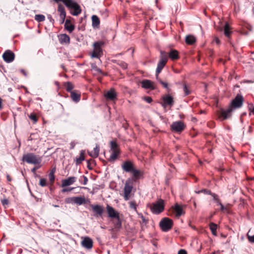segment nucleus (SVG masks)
Returning a JSON list of instances; mask_svg holds the SVG:
<instances>
[{
    "label": "nucleus",
    "mask_w": 254,
    "mask_h": 254,
    "mask_svg": "<svg viewBox=\"0 0 254 254\" xmlns=\"http://www.w3.org/2000/svg\"><path fill=\"white\" fill-rule=\"evenodd\" d=\"M144 100L147 103H150L152 101V99L151 97H145L144 98Z\"/></svg>",
    "instance_id": "nucleus-52"
},
{
    "label": "nucleus",
    "mask_w": 254,
    "mask_h": 254,
    "mask_svg": "<svg viewBox=\"0 0 254 254\" xmlns=\"http://www.w3.org/2000/svg\"><path fill=\"white\" fill-rule=\"evenodd\" d=\"M172 131L176 132H181L186 127V125L181 121L174 122L170 126Z\"/></svg>",
    "instance_id": "nucleus-8"
},
{
    "label": "nucleus",
    "mask_w": 254,
    "mask_h": 254,
    "mask_svg": "<svg viewBox=\"0 0 254 254\" xmlns=\"http://www.w3.org/2000/svg\"><path fill=\"white\" fill-rule=\"evenodd\" d=\"M130 173H132L133 177L136 179L139 178L141 176L140 172L135 168H134Z\"/></svg>",
    "instance_id": "nucleus-33"
},
{
    "label": "nucleus",
    "mask_w": 254,
    "mask_h": 254,
    "mask_svg": "<svg viewBox=\"0 0 254 254\" xmlns=\"http://www.w3.org/2000/svg\"><path fill=\"white\" fill-rule=\"evenodd\" d=\"M119 64L123 68V69H126L127 67V64L123 62H120V63H119Z\"/></svg>",
    "instance_id": "nucleus-50"
},
{
    "label": "nucleus",
    "mask_w": 254,
    "mask_h": 254,
    "mask_svg": "<svg viewBox=\"0 0 254 254\" xmlns=\"http://www.w3.org/2000/svg\"><path fill=\"white\" fill-rule=\"evenodd\" d=\"M75 143L73 142H71L70 143V149H73L75 147Z\"/></svg>",
    "instance_id": "nucleus-58"
},
{
    "label": "nucleus",
    "mask_w": 254,
    "mask_h": 254,
    "mask_svg": "<svg viewBox=\"0 0 254 254\" xmlns=\"http://www.w3.org/2000/svg\"><path fill=\"white\" fill-rule=\"evenodd\" d=\"M65 89H66V90L68 92H72V90L73 88V85L70 82H68L66 83L65 84Z\"/></svg>",
    "instance_id": "nucleus-36"
},
{
    "label": "nucleus",
    "mask_w": 254,
    "mask_h": 254,
    "mask_svg": "<svg viewBox=\"0 0 254 254\" xmlns=\"http://www.w3.org/2000/svg\"><path fill=\"white\" fill-rule=\"evenodd\" d=\"M217 205L220 206L221 210L224 211V210H226V208L223 206V205L221 203V202H219V204Z\"/></svg>",
    "instance_id": "nucleus-56"
},
{
    "label": "nucleus",
    "mask_w": 254,
    "mask_h": 254,
    "mask_svg": "<svg viewBox=\"0 0 254 254\" xmlns=\"http://www.w3.org/2000/svg\"><path fill=\"white\" fill-rule=\"evenodd\" d=\"M20 72H22L25 76H27V73L23 69H20Z\"/></svg>",
    "instance_id": "nucleus-60"
},
{
    "label": "nucleus",
    "mask_w": 254,
    "mask_h": 254,
    "mask_svg": "<svg viewBox=\"0 0 254 254\" xmlns=\"http://www.w3.org/2000/svg\"><path fill=\"white\" fill-rule=\"evenodd\" d=\"M116 221L114 223L115 227L116 229H120L122 228V224L120 219V216L116 218Z\"/></svg>",
    "instance_id": "nucleus-34"
},
{
    "label": "nucleus",
    "mask_w": 254,
    "mask_h": 254,
    "mask_svg": "<svg viewBox=\"0 0 254 254\" xmlns=\"http://www.w3.org/2000/svg\"><path fill=\"white\" fill-rule=\"evenodd\" d=\"M70 199L73 200L75 203L78 205H81L85 201V198L82 197H73L70 198Z\"/></svg>",
    "instance_id": "nucleus-25"
},
{
    "label": "nucleus",
    "mask_w": 254,
    "mask_h": 254,
    "mask_svg": "<svg viewBox=\"0 0 254 254\" xmlns=\"http://www.w3.org/2000/svg\"><path fill=\"white\" fill-rule=\"evenodd\" d=\"M58 11L60 12V18L62 20L63 22H64L66 16V12L64 7L62 4H60L58 6Z\"/></svg>",
    "instance_id": "nucleus-18"
},
{
    "label": "nucleus",
    "mask_w": 254,
    "mask_h": 254,
    "mask_svg": "<svg viewBox=\"0 0 254 254\" xmlns=\"http://www.w3.org/2000/svg\"><path fill=\"white\" fill-rule=\"evenodd\" d=\"M59 39L61 44H68L70 42L69 37L66 34H61L59 36Z\"/></svg>",
    "instance_id": "nucleus-20"
},
{
    "label": "nucleus",
    "mask_w": 254,
    "mask_h": 254,
    "mask_svg": "<svg viewBox=\"0 0 254 254\" xmlns=\"http://www.w3.org/2000/svg\"><path fill=\"white\" fill-rule=\"evenodd\" d=\"M142 87L150 90H154L156 88V86L154 83L151 80L148 79H144L141 82Z\"/></svg>",
    "instance_id": "nucleus-13"
},
{
    "label": "nucleus",
    "mask_w": 254,
    "mask_h": 254,
    "mask_svg": "<svg viewBox=\"0 0 254 254\" xmlns=\"http://www.w3.org/2000/svg\"><path fill=\"white\" fill-rule=\"evenodd\" d=\"M53 0L57 3H59L60 1H62L65 5V3H68V2L69 1V0Z\"/></svg>",
    "instance_id": "nucleus-53"
},
{
    "label": "nucleus",
    "mask_w": 254,
    "mask_h": 254,
    "mask_svg": "<svg viewBox=\"0 0 254 254\" xmlns=\"http://www.w3.org/2000/svg\"><path fill=\"white\" fill-rule=\"evenodd\" d=\"M183 91L185 96L189 95L190 93L186 84L183 85Z\"/></svg>",
    "instance_id": "nucleus-41"
},
{
    "label": "nucleus",
    "mask_w": 254,
    "mask_h": 254,
    "mask_svg": "<svg viewBox=\"0 0 254 254\" xmlns=\"http://www.w3.org/2000/svg\"><path fill=\"white\" fill-rule=\"evenodd\" d=\"M213 197V200L217 203V204H219V202H221L220 200L218 197V195L214 193H212L210 194Z\"/></svg>",
    "instance_id": "nucleus-39"
},
{
    "label": "nucleus",
    "mask_w": 254,
    "mask_h": 254,
    "mask_svg": "<svg viewBox=\"0 0 254 254\" xmlns=\"http://www.w3.org/2000/svg\"><path fill=\"white\" fill-rule=\"evenodd\" d=\"M122 169L126 172L130 173L134 168L133 164L129 160L126 161L122 165Z\"/></svg>",
    "instance_id": "nucleus-11"
},
{
    "label": "nucleus",
    "mask_w": 254,
    "mask_h": 254,
    "mask_svg": "<svg viewBox=\"0 0 254 254\" xmlns=\"http://www.w3.org/2000/svg\"><path fill=\"white\" fill-rule=\"evenodd\" d=\"M209 228L212 232V234L214 236H217L216 230L217 229V225L216 224L211 222L209 224Z\"/></svg>",
    "instance_id": "nucleus-31"
},
{
    "label": "nucleus",
    "mask_w": 254,
    "mask_h": 254,
    "mask_svg": "<svg viewBox=\"0 0 254 254\" xmlns=\"http://www.w3.org/2000/svg\"><path fill=\"white\" fill-rule=\"evenodd\" d=\"M81 245L86 249H91L93 247V241L90 238L85 237L81 241Z\"/></svg>",
    "instance_id": "nucleus-12"
},
{
    "label": "nucleus",
    "mask_w": 254,
    "mask_h": 254,
    "mask_svg": "<svg viewBox=\"0 0 254 254\" xmlns=\"http://www.w3.org/2000/svg\"><path fill=\"white\" fill-rule=\"evenodd\" d=\"M169 57L172 60H176L179 59L178 52L176 50H171L169 53Z\"/></svg>",
    "instance_id": "nucleus-24"
},
{
    "label": "nucleus",
    "mask_w": 254,
    "mask_h": 254,
    "mask_svg": "<svg viewBox=\"0 0 254 254\" xmlns=\"http://www.w3.org/2000/svg\"><path fill=\"white\" fill-rule=\"evenodd\" d=\"M6 178L8 182H10L11 181V179L8 175H7Z\"/></svg>",
    "instance_id": "nucleus-63"
},
{
    "label": "nucleus",
    "mask_w": 254,
    "mask_h": 254,
    "mask_svg": "<svg viewBox=\"0 0 254 254\" xmlns=\"http://www.w3.org/2000/svg\"><path fill=\"white\" fill-rule=\"evenodd\" d=\"M107 212L108 214V216L112 218H116V217L118 218L119 216V213L115 210V209L111 206L110 205L107 204L106 206Z\"/></svg>",
    "instance_id": "nucleus-14"
},
{
    "label": "nucleus",
    "mask_w": 254,
    "mask_h": 254,
    "mask_svg": "<svg viewBox=\"0 0 254 254\" xmlns=\"http://www.w3.org/2000/svg\"><path fill=\"white\" fill-rule=\"evenodd\" d=\"M133 188L132 180L130 179H127L125 183L124 189V198L127 201L129 199V195Z\"/></svg>",
    "instance_id": "nucleus-6"
},
{
    "label": "nucleus",
    "mask_w": 254,
    "mask_h": 254,
    "mask_svg": "<svg viewBox=\"0 0 254 254\" xmlns=\"http://www.w3.org/2000/svg\"><path fill=\"white\" fill-rule=\"evenodd\" d=\"M178 254H187L186 251L181 249L178 251Z\"/></svg>",
    "instance_id": "nucleus-57"
},
{
    "label": "nucleus",
    "mask_w": 254,
    "mask_h": 254,
    "mask_svg": "<svg viewBox=\"0 0 254 254\" xmlns=\"http://www.w3.org/2000/svg\"><path fill=\"white\" fill-rule=\"evenodd\" d=\"M161 56L160 60L157 64V67L156 70V78L158 79L159 74L161 72V70L165 66L167 62V57L165 52L160 51Z\"/></svg>",
    "instance_id": "nucleus-3"
},
{
    "label": "nucleus",
    "mask_w": 254,
    "mask_h": 254,
    "mask_svg": "<svg viewBox=\"0 0 254 254\" xmlns=\"http://www.w3.org/2000/svg\"><path fill=\"white\" fill-rule=\"evenodd\" d=\"M231 32H232L230 31V27L229 24L227 22H226L225 23L224 27V35L227 37L229 38Z\"/></svg>",
    "instance_id": "nucleus-30"
},
{
    "label": "nucleus",
    "mask_w": 254,
    "mask_h": 254,
    "mask_svg": "<svg viewBox=\"0 0 254 254\" xmlns=\"http://www.w3.org/2000/svg\"><path fill=\"white\" fill-rule=\"evenodd\" d=\"M89 160H87V167L89 169V170H91L92 169V168L90 167V162H89Z\"/></svg>",
    "instance_id": "nucleus-62"
},
{
    "label": "nucleus",
    "mask_w": 254,
    "mask_h": 254,
    "mask_svg": "<svg viewBox=\"0 0 254 254\" xmlns=\"http://www.w3.org/2000/svg\"><path fill=\"white\" fill-rule=\"evenodd\" d=\"M81 178H83V184L84 185H87V182H88V178L85 176H82L80 177V178L79 179V181L80 182L81 181Z\"/></svg>",
    "instance_id": "nucleus-49"
},
{
    "label": "nucleus",
    "mask_w": 254,
    "mask_h": 254,
    "mask_svg": "<svg viewBox=\"0 0 254 254\" xmlns=\"http://www.w3.org/2000/svg\"><path fill=\"white\" fill-rule=\"evenodd\" d=\"M39 185L41 187H45L47 185V181L44 178H42L40 180Z\"/></svg>",
    "instance_id": "nucleus-46"
},
{
    "label": "nucleus",
    "mask_w": 254,
    "mask_h": 254,
    "mask_svg": "<svg viewBox=\"0 0 254 254\" xmlns=\"http://www.w3.org/2000/svg\"><path fill=\"white\" fill-rule=\"evenodd\" d=\"M76 180L75 177H70L66 179H64L62 181V187L64 188L66 186L73 184Z\"/></svg>",
    "instance_id": "nucleus-16"
},
{
    "label": "nucleus",
    "mask_w": 254,
    "mask_h": 254,
    "mask_svg": "<svg viewBox=\"0 0 254 254\" xmlns=\"http://www.w3.org/2000/svg\"><path fill=\"white\" fill-rule=\"evenodd\" d=\"M92 25L93 27L95 28L99 26L100 24V19L97 15H93L92 16Z\"/></svg>",
    "instance_id": "nucleus-27"
},
{
    "label": "nucleus",
    "mask_w": 254,
    "mask_h": 254,
    "mask_svg": "<svg viewBox=\"0 0 254 254\" xmlns=\"http://www.w3.org/2000/svg\"><path fill=\"white\" fill-rule=\"evenodd\" d=\"M160 227L164 232H167L170 230L173 226V221L167 217L163 218L159 223Z\"/></svg>",
    "instance_id": "nucleus-7"
},
{
    "label": "nucleus",
    "mask_w": 254,
    "mask_h": 254,
    "mask_svg": "<svg viewBox=\"0 0 254 254\" xmlns=\"http://www.w3.org/2000/svg\"><path fill=\"white\" fill-rule=\"evenodd\" d=\"M1 202L3 205H7L8 203V200L7 199H4L1 200Z\"/></svg>",
    "instance_id": "nucleus-55"
},
{
    "label": "nucleus",
    "mask_w": 254,
    "mask_h": 254,
    "mask_svg": "<svg viewBox=\"0 0 254 254\" xmlns=\"http://www.w3.org/2000/svg\"><path fill=\"white\" fill-rule=\"evenodd\" d=\"M90 206L92 208L93 211L95 213V216L102 217L104 212V209L102 206L98 204H91Z\"/></svg>",
    "instance_id": "nucleus-10"
},
{
    "label": "nucleus",
    "mask_w": 254,
    "mask_h": 254,
    "mask_svg": "<svg viewBox=\"0 0 254 254\" xmlns=\"http://www.w3.org/2000/svg\"><path fill=\"white\" fill-rule=\"evenodd\" d=\"M248 240L249 241L252 243H254V235L253 236H248Z\"/></svg>",
    "instance_id": "nucleus-54"
},
{
    "label": "nucleus",
    "mask_w": 254,
    "mask_h": 254,
    "mask_svg": "<svg viewBox=\"0 0 254 254\" xmlns=\"http://www.w3.org/2000/svg\"><path fill=\"white\" fill-rule=\"evenodd\" d=\"M74 188H64L62 190V192H65L66 191H69L72 190Z\"/></svg>",
    "instance_id": "nucleus-51"
},
{
    "label": "nucleus",
    "mask_w": 254,
    "mask_h": 254,
    "mask_svg": "<svg viewBox=\"0 0 254 254\" xmlns=\"http://www.w3.org/2000/svg\"><path fill=\"white\" fill-rule=\"evenodd\" d=\"M91 68H92V69H93L96 71H97L98 72H99L100 73H102V71L101 69H100L99 68H98L95 64H91Z\"/></svg>",
    "instance_id": "nucleus-40"
},
{
    "label": "nucleus",
    "mask_w": 254,
    "mask_h": 254,
    "mask_svg": "<svg viewBox=\"0 0 254 254\" xmlns=\"http://www.w3.org/2000/svg\"><path fill=\"white\" fill-rule=\"evenodd\" d=\"M29 118L32 120L34 123H36L37 121V117L34 114H31L29 116Z\"/></svg>",
    "instance_id": "nucleus-48"
},
{
    "label": "nucleus",
    "mask_w": 254,
    "mask_h": 254,
    "mask_svg": "<svg viewBox=\"0 0 254 254\" xmlns=\"http://www.w3.org/2000/svg\"><path fill=\"white\" fill-rule=\"evenodd\" d=\"M110 148L111 150H119L118 144L114 141H110Z\"/></svg>",
    "instance_id": "nucleus-37"
},
{
    "label": "nucleus",
    "mask_w": 254,
    "mask_h": 254,
    "mask_svg": "<svg viewBox=\"0 0 254 254\" xmlns=\"http://www.w3.org/2000/svg\"><path fill=\"white\" fill-rule=\"evenodd\" d=\"M40 167H34L31 170V171L33 172V173H35V172L36 171L37 169H38Z\"/></svg>",
    "instance_id": "nucleus-61"
},
{
    "label": "nucleus",
    "mask_w": 254,
    "mask_h": 254,
    "mask_svg": "<svg viewBox=\"0 0 254 254\" xmlns=\"http://www.w3.org/2000/svg\"><path fill=\"white\" fill-rule=\"evenodd\" d=\"M159 82L162 85V86L166 89H168L169 88H168V84L167 83L164 82V81H163L162 80H161L159 78V77H158V79H157Z\"/></svg>",
    "instance_id": "nucleus-44"
},
{
    "label": "nucleus",
    "mask_w": 254,
    "mask_h": 254,
    "mask_svg": "<svg viewBox=\"0 0 254 254\" xmlns=\"http://www.w3.org/2000/svg\"><path fill=\"white\" fill-rule=\"evenodd\" d=\"M112 153L110 156L109 161H114L117 158V157L118 155L120 153L119 150H111Z\"/></svg>",
    "instance_id": "nucleus-28"
},
{
    "label": "nucleus",
    "mask_w": 254,
    "mask_h": 254,
    "mask_svg": "<svg viewBox=\"0 0 254 254\" xmlns=\"http://www.w3.org/2000/svg\"><path fill=\"white\" fill-rule=\"evenodd\" d=\"M65 6L69 9H73L74 10L73 11L71 12V14L74 16L78 15L81 12L80 6L72 0H69L68 3H65Z\"/></svg>",
    "instance_id": "nucleus-5"
},
{
    "label": "nucleus",
    "mask_w": 254,
    "mask_h": 254,
    "mask_svg": "<svg viewBox=\"0 0 254 254\" xmlns=\"http://www.w3.org/2000/svg\"><path fill=\"white\" fill-rule=\"evenodd\" d=\"M99 146L98 144H96L95 147L94 148L93 151L88 152V154L93 158H96L99 155Z\"/></svg>",
    "instance_id": "nucleus-22"
},
{
    "label": "nucleus",
    "mask_w": 254,
    "mask_h": 254,
    "mask_svg": "<svg viewBox=\"0 0 254 254\" xmlns=\"http://www.w3.org/2000/svg\"><path fill=\"white\" fill-rule=\"evenodd\" d=\"M85 150H81L80 151V156L79 157H76L75 159L76 164L79 165L81 163V162L85 160Z\"/></svg>",
    "instance_id": "nucleus-23"
},
{
    "label": "nucleus",
    "mask_w": 254,
    "mask_h": 254,
    "mask_svg": "<svg viewBox=\"0 0 254 254\" xmlns=\"http://www.w3.org/2000/svg\"><path fill=\"white\" fill-rule=\"evenodd\" d=\"M150 209L154 214H160L164 209V201L160 199L156 202L153 203L150 206Z\"/></svg>",
    "instance_id": "nucleus-4"
},
{
    "label": "nucleus",
    "mask_w": 254,
    "mask_h": 254,
    "mask_svg": "<svg viewBox=\"0 0 254 254\" xmlns=\"http://www.w3.org/2000/svg\"><path fill=\"white\" fill-rule=\"evenodd\" d=\"M103 44L102 42H96L93 44L94 47V50L98 51V52H102V49L101 48V46Z\"/></svg>",
    "instance_id": "nucleus-32"
},
{
    "label": "nucleus",
    "mask_w": 254,
    "mask_h": 254,
    "mask_svg": "<svg viewBox=\"0 0 254 254\" xmlns=\"http://www.w3.org/2000/svg\"><path fill=\"white\" fill-rule=\"evenodd\" d=\"M173 209L176 217H179L185 213V211H184L182 206L177 203L174 205Z\"/></svg>",
    "instance_id": "nucleus-17"
},
{
    "label": "nucleus",
    "mask_w": 254,
    "mask_h": 254,
    "mask_svg": "<svg viewBox=\"0 0 254 254\" xmlns=\"http://www.w3.org/2000/svg\"><path fill=\"white\" fill-rule=\"evenodd\" d=\"M22 161L28 164H39L42 161L41 157L33 153H28L23 155Z\"/></svg>",
    "instance_id": "nucleus-2"
},
{
    "label": "nucleus",
    "mask_w": 254,
    "mask_h": 254,
    "mask_svg": "<svg viewBox=\"0 0 254 254\" xmlns=\"http://www.w3.org/2000/svg\"><path fill=\"white\" fill-rule=\"evenodd\" d=\"M105 96L106 98L111 100H113L116 99L117 95L115 90L114 89H111L109 91H107Z\"/></svg>",
    "instance_id": "nucleus-19"
},
{
    "label": "nucleus",
    "mask_w": 254,
    "mask_h": 254,
    "mask_svg": "<svg viewBox=\"0 0 254 254\" xmlns=\"http://www.w3.org/2000/svg\"><path fill=\"white\" fill-rule=\"evenodd\" d=\"M129 207L134 210L135 211H137V206L136 203L134 201H131L129 202Z\"/></svg>",
    "instance_id": "nucleus-38"
},
{
    "label": "nucleus",
    "mask_w": 254,
    "mask_h": 254,
    "mask_svg": "<svg viewBox=\"0 0 254 254\" xmlns=\"http://www.w3.org/2000/svg\"><path fill=\"white\" fill-rule=\"evenodd\" d=\"M2 58L6 63H10L14 60L15 54L11 50H7L3 54Z\"/></svg>",
    "instance_id": "nucleus-9"
},
{
    "label": "nucleus",
    "mask_w": 254,
    "mask_h": 254,
    "mask_svg": "<svg viewBox=\"0 0 254 254\" xmlns=\"http://www.w3.org/2000/svg\"><path fill=\"white\" fill-rule=\"evenodd\" d=\"M100 53H101L100 52H98V51L94 50V51L93 52V53L91 55V57L92 58H98L99 54Z\"/></svg>",
    "instance_id": "nucleus-47"
},
{
    "label": "nucleus",
    "mask_w": 254,
    "mask_h": 254,
    "mask_svg": "<svg viewBox=\"0 0 254 254\" xmlns=\"http://www.w3.org/2000/svg\"><path fill=\"white\" fill-rule=\"evenodd\" d=\"M64 27L69 33H71L75 28L74 25L71 24L70 20L68 19L65 20Z\"/></svg>",
    "instance_id": "nucleus-21"
},
{
    "label": "nucleus",
    "mask_w": 254,
    "mask_h": 254,
    "mask_svg": "<svg viewBox=\"0 0 254 254\" xmlns=\"http://www.w3.org/2000/svg\"><path fill=\"white\" fill-rule=\"evenodd\" d=\"M2 100L0 98V110H1L2 109Z\"/></svg>",
    "instance_id": "nucleus-64"
},
{
    "label": "nucleus",
    "mask_w": 254,
    "mask_h": 254,
    "mask_svg": "<svg viewBox=\"0 0 254 254\" xmlns=\"http://www.w3.org/2000/svg\"><path fill=\"white\" fill-rule=\"evenodd\" d=\"M163 103L162 106L164 108H166L167 106L169 105L172 106L174 103V100L173 97L170 95H167L163 96L162 98Z\"/></svg>",
    "instance_id": "nucleus-15"
},
{
    "label": "nucleus",
    "mask_w": 254,
    "mask_h": 254,
    "mask_svg": "<svg viewBox=\"0 0 254 254\" xmlns=\"http://www.w3.org/2000/svg\"><path fill=\"white\" fill-rule=\"evenodd\" d=\"M213 42H215L217 44H219L220 43V40H219L218 38H217V37H215L214 39Z\"/></svg>",
    "instance_id": "nucleus-59"
},
{
    "label": "nucleus",
    "mask_w": 254,
    "mask_h": 254,
    "mask_svg": "<svg viewBox=\"0 0 254 254\" xmlns=\"http://www.w3.org/2000/svg\"><path fill=\"white\" fill-rule=\"evenodd\" d=\"M49 178L51 184H53L55 181V176L53 172H50L49 174Z\"/></svg>",
    "instance_id": "nucleus-45"
},
{
    "label": "nucleus",
    "mask_w": 254,
    "mask_h": 254,
    "mask_svg": "<svg viewBox=\"0 0 254 254\" xmlns=\"http://www.w3.org/2000/svg\"><path fill=\"white\" fill-rule=\"evenodd\" d=\"M138 216L141 219L142 224H146L148 223V220L146 219L141 213H138Z\"/></svg>",
    "instance_id": "nucleus-42"
},
{
    "label": "nucleus",
    "mask_w": 254,
    "mask_h": 254,
    "mask_svg": "<svg viewBox=\"0 0 254 254\" xmlns=\"http://www.w3.org/2000/svg\"><path fill=\"white\" fill-rule=\"evenodd\" d=\"M244 102V98L242 95L237 94L232 101L230 106L226 110H222L221 116L224 120H226L231 116V113L236 109L241 108Z\"/></svg>",
    "instance_id": "nucleus-1"
},
{
    "label": "nucleus",
    "mask_w": 254,
    "mask_h": 254,
    "mask_svg": "<svg viewBox=\"0 0 254 254\" xmlns=\"http://www.w3.org/2000/svg\"><path fill=\"white\" fill-rule=\"evenodd\" d=\"M185 41L187 44L192 45L196 41V38L194 36L189 35L186 37Z\"/></svg>",
    "instance_id": "nucleus-26"
},
{
    "label": "nucleus",
    "mask_w": 254,
    "mask_h": 254,
    "mask_svg": "<svg viewBox=\"0 0 254 254\" xmlns=\"http://www.w3.org/2000/svg\"><path fill=\"white\" fill-rule=\"evenodd\" d=\"M70 96L72 100L76 103L78 102L80 99V94L75 93V92H71Z\"/></svg>",
    "instance_id": "nucleus-29"
},
{
    "label": "nucleus",
    "mask_w": 254,
    "mask_h": 254,
    "mask_svg": "<svg viewBox=\"0 0 254 254\" xmlns=\"http://www.w3.org/2000/svg\"><path fill=\"white\" fill-rule=\"evenodd\" d=\"M35 19L38 22H42L45 20V17L42 14H36L35 16Z\"/></svg>",
    "instance_id": "nucleus-35"
},
{
    "label": "nucleus",
    "mask_w": 254,
    "mask_h": 254,
    "mask_svg": "<svg viewBox=\"0 0 254 254\" xmlns=\"http://www.w3.org/2000/svg\"><path fill=\"white\" fill-rule=\"evenodd\" d=\"M196 193H204L205 194H209V195H210L212 193L211 191L207 190L206 189H202L198 191H196Z\"/></svg>",
    "instance_id": "nucleus-43"
}]
</instances>
